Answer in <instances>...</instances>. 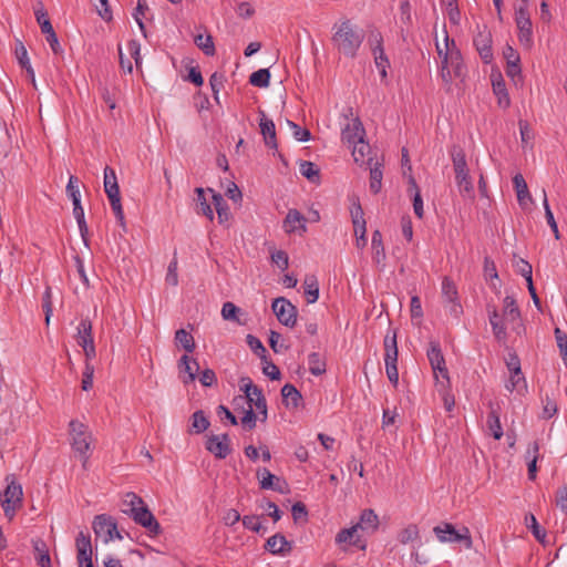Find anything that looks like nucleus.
Returning a JSON list of instances; mask_svg holds the SVG:
<instances>
[{"label": "nucleus", "mask_w": 567, "mask_h": 567, "mask_svg": "<svg viewBox=\"0 0 567 567\" xmlns=\"http://www.w3.org/2000/svg\"><path fill=\"white\" fill-rule=\"evenodd\" d=\"M556 506L565 514L567 515V486H560L556 491Z\"/></svg>", "instance_id": "nucleus-64"}, {"label": "nucleus", "mask_w": 567, "mask_h": 567, "mask_svg": "<svg viewBox=\"0 0 567 567\" xmlns=\"http://www.w3.org/2000/svg\"><path fill=\"white\" fill-rule=\"evenodd\" d=\"M75 547L79 567H93L92 544L90 535L80 532L75 539Z\"/></svg>", "instance_id": "nucleus-17"}, {"label": "nucleus", "mask_w": 567, "mask_h": 567, "mask_svg": "<svg viewBox=\"0 0 567 567\" xmlns=\"http://www.w3.org/2000/svg\"><path fill=\"white\" fill-rule=\"evenodd\" d=\"M79 178L76 176L71 175L69 178V183L66 185V194L72 199L73 206L75 204H81V194L79 188Z\"/></svg>", "instance_id": "nucleus-53"}, {"label": "nucleus", "mask_w": 567, "mask_h": 567, "mask_svg": "<svg viewBox=\"0 0 567 567\" xmlns=\"http://www.w3.org/2000/svg\"><path fill=\"white\" fill-rule=\"evenodd\" d=\"M122 512L132 517L136 524L146 528L151 536H157L162 533L159 523L145 504L138 508H122Z\"/></svg>", "instance_id": "nucleus-6"}, {"label": "nucleus", "mask_w": 567, "mask_h": 567, "mask_svg": "<svg viewBox=\"0 0 567 567\" xmlns=\"http://www.w3.org/2000/svg\"><path fill=\"white\" fill-rule=\"evenodd\" d=\"M208 190L213 194V203L215 206V209L217 212L218 221L219 224H224L229 220L230 218V212L227 203L225 202L221 194L216 193L214 189L208 188Z\"/></svg>", "instance_id": "nucleus-30"}, {"label": "nucleus", "mask_w": 567, "mask_h": 567, "mask_svg": "<svg viewBox=\"0 0 567 567\" xmlns=\"http://www.w3.org/2000/svg\"><path fill=\"white\" fill-rule=\"evenodd\" d=\"M372 54L374 58V63H375L377 68L379 69L380 75L383 80L386 78V74H388L386 70L390 66V61H389L384 50L375 51Z\"/></svg>", "instance_id": "nucleus-56"}, {"label": "nucleus", "mask_w": 567, "mask_h": 567, "mask_svg": "<svg viewBox=\"0 0 567 567\" xmlns=\"http://www.w3.org/2000/svg\"><path fill=\"white\" fill-rule=\"evenodd\" d=\"M539 444L535 441L527 450V456H532L528 462V478L534 481L537 473V460H538Z\"/></svg>", "instance_id": "nucleus-46"}, {"label": "nucleus", "mask_w": 567, "mask_h": 567, "mask_svg": "<svg viewBox=\"0 0 567 567\" xmlns=\"http://www.w3.org/2000/svg\"><path fill=\"white\" fill-rule=\"evenodd\" d=\"M526 388V380L522 372H511V377L508 382L506 383V389L509 392L520 391Z\"/></svg>", "instance_id": "nucleus-55"}, {"label": "nucleus", "mask_w": 567, "mask_h": 567, "mask_svg": "<svg viewBox=\"0 0 567 567\" xmlns=\"http://www.w3.org/2000/svg\"><path fill=\"white\" fill-rule=\"evenodd\" d=\"M467 74V69L464 64L461 50L458 52H452L449 62L445 65H441L440 75L445 85L447 92L451 91V85L454 79H458L464 82Z\"/></svg>", "instance_id": "nucleus-3"}, {"label": "nucleus", "mask_w": 567, "mask_h": 567, "mask_svg": "<svg viewBox=\"0 0 567 567\" xmlns=\"http://www.w3.org/2000/svg\"><path fill=\"white\" fill-rule=\"evenodd\" d=\"M205 447L216 458L224 460L231 453L230 437L227 433L221 435L210 434L207 436Z\"/></svg>", "instance_id": "nucleus-14"}, {"label": "nucleus", "mask_w": 567, "mask_h": 567, "mask_svg": "<svg viewBox=\"0 0 567 567\" xmlns=\"http://www.w3.org/2000/svg\"><path fill=\"white\" fill-rule=\"evenodd\" d=\"M260 117V133L264 136L265 143L270 148H277V140H276V126L272 120L266 117L264 111H259Z\"/></svg>", "instance_id": "nucleus-21"}, {"label": "nucleus", "mask_w": 567, "mask_h": 567, "mask_svg": "<svg viewBox=\"0 0 567 567\" xmlns=\"http://www.w3.org/2000/svg\"><path fill=\"white\" fill-rule=\"evenodd\" d=\"M197 194V205H198V213H202L204 216H206L209 220L214 219V212L210 207V205L207 203L205 198V192L203 188L197 187L195 189Z\"/></svg>", "instance_id": "nucleus-52"}, {"label": "nucleus", "mask_w": 567, "mask_h": 567, "mask_svg": "<svg viewBox=\"0 0 567 567\" xmlns=\"http://www.w3.org/2000/svg\"><path fill=\"white\" fill-rule=\"evenodd\" d=\"M265 548L275 555H285L291 551L292 545L282 534H276L269 537L266 542Z\"/></svg>", "instance_id": "nucleus-22"}, {"label": "nucleus", "mask_w": 567, "mask_h": 567, "mask_svg": "<svg viewBox=\"0 0 567 567\" xmlns=\"http://www.w3.org/2000/svg\"><path fill=\"white\" fill-rule=\"evenodd\" d=\"M104 192L107 195V198L120 195V187L115 171L110 166L104 168Z\"/></svg>", "instance_id": "nucleus-33"}, {"label": "nucleus", "mask_w": 567, "mask_h": 567, "mask_svg": "<svg viewBox=\"0 0 567 567\" xmlns=\"http://www.w3.org/2000/svg\"><path fill=\"white\" fill-rule=\"evenodd\" d=\"M287 124L292 131L293 137L299 142H307L310 140L311 134L308 128H303L292 121H287Z\"/></svg>", "instance_id": "nucleus-63"}, {"label": "nucleus", "mask_w": 567, "mask_h": 567, "mask_svg": "<svg viewBox=\"0 0 567 567\" xmlns=\"http://www.w3.org/2000/svg\"><path fill=\"white\" fill-rule=\"evenodd\" d=\"M257 477L259 478L260 488L272 489L278 493L285 494L288 492V484L285 480L274 475L267 468H259L257 471Z\"/></svg>", "instance_id": "nucleus-18"}, {"label": "nucleus", "mask_w": 567, "mask_h": 567, "mask_svg": "<svg viewBox=\"0 0 567 567\" xmlns=\"http://www.w3.org/2000/svg\"><path fill=\"white\" fill-rule=\"evenodd\" d=\"M174 341L176 347L183 348L187 353H192L196 348L194 337L185 329H178L175 331Z\"/></svg>", "instance_id": "nucleus-37"}, {"label": "nucleus", "mask_w": 567, "mask_h": 567, "mask_svg": "<svg viewBox=\"0 0 567 567\" xmlns=\"http://www.w3.org/2000/svg\"><path fill=\"white\" fill-rule=\"evenodd\" d=\"M210 425L209 420L205 415L204 411H195L190 416V426L188 433L200 434L205 432Z\"/></svg>", "instance_id": "nucleus-34"}, {"label": "nucleus", "mask_w": 567, "mask_h": 567, "mask_svg": "<svg viewBox=\"0 0 567 567\" xmlns=\"http://www.w3.org/2000/svg\"><path fill=\"white\" fill-rule=\"evenodd\" d=\"M446 6L449 20L453 24H458L461 20V12L457 6V0H442Z\"/></svg>", "instance_id": "nucleus-59"}, {"label": "nucleus", "mask_w": 567, "mask_h": 567, "mask_svg": "<svg viewBox=\"0 0 567 567\" xmlns=\"http://www.w3.org/2000/svg\"><path fill=\"white\" fill-rule=\"evenodd\" d=\"M34 559L40 567H52L49 547L41 538L32 539Z\"/></svg>", "instance_id": "nucleus-23"}, {"label": "nucleus", "mask_w": 567, "mask_h": 567, "mask_svg": "<svg viewBox=\"0 0 567 567\" xmlns=\"http://www.w3.org/2000/svg\"><path fill=\"white\" fill-rule=\"evenodd\" d=\"M437 539L442 543H464L466 548H472V537L467 527L456 530L451 523H443L433 528Z\"/></svg>", "instance_id": "nucleus-7"}, {"label": "nucleus", "mask_w": 567, "mask_h": 567, "mask_svg": "<svg viewBox=\"0 0 567 567\" xmlns=\"http://www.w3.org/2000/svg\"><path fill=\"white\" fill-rule=\"evenodd\" d=\"M444 43L440 44L439 42H436L435 45L437 55L441 59V65H445L449 62L452 52L454 53L460 51L454 39H451L446 31H444Z\"/></svg>", "instance_id": "nucleus-27"}, {"label": "nucleus", "mask_w": 567, "mask_h": 567, "mask_svg": "<svg viewBox=\"0 0 567 567\" xmlns=\"http://www.w3.org/2000/svg\"><path fill=\"white\" fill-rule=\"evenodd\" d=\"M427 359L434 372L436 380L439 379V374L446 382V385L450 384L449 371L445 364V359L442 353L441 346L437 341H430L429 348L426 351ZM441 385L445 388L444 382H441Z\"/></svg>", "instance_id": "nucleus-10"}, {"label": "nucleus", "mask_w": 567, "mask_h": 567, "mask_svg": "<svg viewBox=\"0 0 567 567\" xmlns=\"http://www.w3.org/2000/svg\"><path fill=\"white\" fill-rule=\"evenodd\" d=\"M73 215H74V218L76 219L81 237H82L85 246H89V238H87L89 228H87V225H86V221L84 218V209L81 204H75L73 206Z\"/></svg>", "instance_id": "nucleus-40"}, {"label": "nucleus", "mask_w": 567, "mask_h": 567, "mask_svg": "<svg viewBox=\"0 0 567 567\" xmlns=\"http://www.w3.org/2000/svg\"><path fill=\"white\" fill-rule=\"evenodd\" d=\"M241 522L245 528L250 529L255 533L264 534L266 532V528L262 526V524L259 520V517L256 515H245Z\"/></svg>", "instance_id": "nucleus-57"}, {"label": "nucleus", "mask_w": 567, "mask_h": 567, "mask_svg": "<svg viewBox=\"0 0 567 567\" xmlns=\"http://www.w3.org/2000/svg\"><path fill=\"white\" fill-rule=\"evenodd\" d=\"M525 524H526L527 528H529L532 530L534 537L538 542L545 543L546 532H545V529L540 528V526L537 523L536 517L532 513L526 514Z\"/></svg>", "instance_id": "nucleus-48"}, {"label": "nucleus", "mask_w": 567, "mask_h": 567, "mask_svg": "<svg viewBox=\"0 0 567 567\" xmlns=\"http://www.w3.org/2000/svg\"><path fill=\"white\" fill-rule=\"evenodd\" d=\"M355 526L362 530H369L373 533L378 529L379 526L378 515L373 509H364L361 513L360 520L358 524H355Z\"/></svg>", "instance_id": "nucleus-35"}, {"label": "nucleus", "mask_w": 567, "mask_h": 567, "mask_svg": "<svg viewBox=\"0 0 567 567\" xmlns=\"http://www.w3.org/2000/svg\"><path fill=\"white\" fill-rule=\"evenodd\" d=\"M239 385H240V390L243 392H248V391L252 390V392H250V393L257 395V401L255 402V408L258 411L257 415H260V417H258V419L260 420V422L265 423L267 421L268 413H267V401L262 394V390L260 388H258L257 385H255L252 383L251 379L248 377L240 378Z\"/></svg>", "instance_id": "nucleus-15"}, {"label": "nucleus", "mask_w": 567, "mask_h": 567, "mask_svg": "<svg viewBox=\"0 0 567 567\" xmlns=\"http://www.w3.org/2000/svg\"><path fill=\"white\" fill-rule=\"evenodd\" d=\"M195 44L208 56L215 54V45L210 34H197L194 38Z\"/></svg>", "instance_id": "nucleus-45"}, {"label": "nucleus", "mask_w": 567, "mask_h": 567, "mask_svg": "<svg viewBox=\"0 0 567 567\" xmlns=\"http://www.w3.org/2000/svg\"><path fill=\"white\" fill-rule=\"evenodd\" d=\"M76 342L80 347L90 344L94 342L93 336H92V322L85 318L82 319L76 328Z\"/></svg>", "instance_id": "nucleus-32"}, {"label": "nucleus", "mask_w": 567, "mask_h": 567, "mask_svg": "<svg viewBox=\"0 0 567 567\" xmlns=\"http://www.w3.org/2000/svg\"><path fill=\"white\" fill-rule=\"evenodd\" d=\"M69 425L70 434L72 437V447L75 452L83 456V465H85L86 461L89 460L87 452L91 444V433L89 432L86 425L76 420H72Z\"/></svg>", "instance_id": "nucleus-5"}, {"label": "nucleus", "mask_w": 567, "mask_h": 567, "mask_svg": "<svg viewBox=\"0 0 567 567\" xmlns=\"http://www.w3.org/2000/svg\"><path fill=\"white\" fill-rule=\"evenodd\" d=\"M300 173L312 183H317L320 179L319 168L312 162L302 161L300 163Z\"/></svg>", "instance_id": "nucleus-49"}, {"label": "nucleus", "mask_w": 567, "mask_h": 567, "mask_svg": "<svg viewBox=\"0 0 567 567\" xmlns=\"http://www.w3.org/2000/svg\"><path fill=\"white\" fill-rule=\"evenodd\" d=\"M419 537H420V532H419V527L415 524L408 525L405 528H403L398 534V540L403 545H406L413 540H416V539H419Z\"/></svg>", "instance_id": "nucleus-50"}, {"label": "nucleus", "mask_w": 567, "mask_h": 567, "mask_svg": "<svg viewBox=\"0 0 567 567\" xmlns=\"http://www.w3.org/2000/svg\"><path fill=\"white\" fill-rule=\"evenodd\" d=\"M309 371L313 375H321L326 372V361L318 352L308 355Z\"/></svg>", "instance_id": "nucleus-43"}, {"label": "nucleus", "mask_w": 567, "mask_h": 567, "mask_svg": "<svg viewBox=\"0 0 567 567\" xmlns=\"http://www.w3.org/2000/svg\"><path fill=\"white\" fill-rule=\"evenodd\" d=\"M305 296L308 303H315L319 298V282L315 275H307L303 280Z\"/></svg>", "instance_id": "nucleus-36"}, {"label": "nucleus", "mask_w": 567, "mask_h": 567, "mask_svg": "<svg viewBox=\"0 0 567 567\" xmlns=\"http://www.w3.org/2000/svg\"><path fill=\"white\" fill-rule=\"evenodd\" d=\"M384 363H385V372L389 381L394 385V388L399 384V371H398V343H396V332L393 331V334H386L384 338Z\"/></svg>", "instance_id": "nucleus-4"}, {"label": "nucleus", "mask_w": 567, "mask_h": 567, "mask_svg": "<svg viewBox=\"0 0 567 567\" xmlns=\"http://www.w3.org/2000/svg\"><path fill=\"white\" fill-rule=\"evenodd\" d=\"M178 369L179 372H186L187 379L184 380V383L193 382L196 379V373L199 369V364L195 359H190L187 354H184L178 360Z\"/></svg>", "instance_id": "nucleus-29"}, {"label": "nucleus", "mask_w": 567, "mask_h": 567, "mask_svg": "<svg viewBox=\"0 0 567 567\" xmlns=\"http://www.w3.org/2000/svg\"><path fill=\"white\" fill-rule=\"evenodd\" d=\"M486 311L488 315V320L493 329V333L498 341H505L507 338L506 328L503 323V320L498 313V310L495 305L487 303Z\"/></svg>", "instance_id": "nucleus-20"}, {"label": "nucleus", "mask_w": 567, "mask_h": 567, "mask_svg": "<svg viewBox=\"0 0 567 567\" xmlns=\"http://www.w3.org/2000/svg\"><path fill=\"white\" fill-rule=\"evenodd\" d=\"M504 309L503 315L505 318H507L509 321H516L520 319V311L516 303V300L512 296H506L504 298Z\"/></svg>", "instance_id": "nucleus-41"}, {"label": "nucleus", "mask_w": 567, "mask_h": 567, "mask_svg": "<svg viewBox=\"0 0 567 567\" xmlns=\"http://www.w3.org/2000/svg\"><path fill=\"white\" fill-rule=\"evenodd\" d=\"M409 185H410V190H414V196H413V209H414V214L419 217V218H422L423 215H424V209H423V200H422V197H421V192H420V188L414 179L413 176H410L409 178Z\"/></svg>", "instance_id": "nucleus-44"}, {"label": "nucleus", "mask_w": 567, "mask_h": 567, "mask_svg": "<svg viewBox=\"0 0 567 567\" xmlns=\"http://www.w3.org/2000/svg\"><path fill=\"white\" fill-rule=\"evenodd\" d=\"M247 343L250 347V349L261 359V361H266L267 350L258 338L248 334Z\"/></svg>", "instance_id": "nucleus-60"}, {"label": "nucleus", "mask_w": 567, "mask_h": 567, "mask_svg": "<svg viewBox=\"0 0 567 567\" xmlns=\"http://www.w3.org/2000/svg\"><path fill=\"white\" fill-rule=\"evenodd\" d=\"M93 530L97 537H102L105 543H109L114 537L123 539L122 534L117 530L115 519L106 514L95 516L93 520Z\"/></svg>", "instance_id": "nucleus-12"}, {"label": "nucleus", "mask_w": 567, "mask_h": 567, "mask_svg": "<svg viewBox=\"0 0 567 567\" xmlns=\"http://www.w3.org/2000/svg\"><path fill=\"white\" fill-rule=\"evenodd\" d=\"M306 218L305 216L297 209H289L288 214L284 220V229L286 233L291 234L295 233L298 228L306 230Z\"/></svg>", "instance_id": "nucleus-24"}, {"label": "nucleus", "mask_w": 567, "mask_h": 567, "mask_svg": "<svg viewBox=\"0 0 567 567\" xmlns=\"http://www.w3.org/2000/svg\"><path fill=\"white\" fill-rule=\"evenodd\" d=\"M489 409H491V411L487 415V421H486L487 429L489 430L492 436L495 440H501L504 433H503V427H502L501 420H499L498 410H497V408H495V405L492 402H489Z\"/></svg>", "instance_id": "nucleus-26"}, {"label": "nucleus", "mask_w": 567, "mask_h": 567, "mask_svg": "<svg viewBox=\"0 0 567 567\" xmlns=\"http://www.w3.org/2000/svg\"><path fill=\"white\" fill-rule=\"evenodd\" d=\"M555 338L557 342V347L559 349L561 359L567 367V334L561 331L559 328H556L555 331Z\"/></svg>", "instance_id": "nucleus-58"}, {"label": "nucleus", "mask_w": 567, "mask_h": 567, "mask_svg": "<svg viewBox=\"0 0 567 567\" xmlns=\"http://www.w3.org/2000/svg\"><path fill=\"white\" fill-rule=\"evenodd\" d=\"M450 155L460 194L463 197L474 198V185L470 175L465 152L461 146L453 145L450 150Z\"/></svg>", "instance_id": "nucleus-2"}, {"label": "nucleus", "mask_w": 567, "mask_h": 567, "mask_svg": "<svg viewBox=\"0 0 567 567\" xmlns=\"http://www.w3.org/2000/svg\"><path fill=\"white\" fill-rule=\"evenodd\" d=\"M442 296L445 301L457 300V289L453 280L449 277H444L442 280Z\"/></svg>", "instance_id": "nucleus-54"}, {"label": "nucleus", "mask_w": 567, "mask_h": 567, "mask_svg": "<svg viewBox=\"0 0 567 567\" xmlns=\"http://www.w3.org/2000/svg\"><path fill=\"white\" fill-rule=\"evenodd\" d=\"M371 246L373 250V259L377 264L385 259V251L382 243V235L380 230H374L372 234Z\"/></svg>", "instance_id": "nucleus-42"}, {"label": "nucleus", "mask_w": 567, "mask_h": 567, "mask_svg": "<svg viewBox=\"0 0 567 567\" xmlns=\"http://www.w3.org/2000/svg\"><path fill=\"white\" fill-rule=\"evenodd\" d=\"M22 486L14 480L8 483L3 497L1 498V506L4 511V515L12 519L17 509L22 505Z\"/></svg>", "instance_id": "nucleus-8"}, {"label": "nucleus", "mask_w": 567, "mask_h": 567, "mask_svg": "<svg viewBox=\"0 0 567 567\" xmlns=\"http://www.w3.org/2000/svg\"><path fill=\"white\" fill-rule=\"evenodd\" d=\"M372 157L368 158V165L370 167V190L373 194H378L381 190L382 187V177L383 173L381 169V164L379 162H375L374 165H372Z\"/></svg>", "instance_id": "nucleus-31"}, {"label": "nucleus", "mask_w": 567, "mask_h": 567, "mask_svg": "<svg viewBox=\"0 0 567 567\" xmlns=\"http://www.w3.org/2000/svg\"><path fill=\"white\" fill-rule=\"evenodd\" d=\"M271 308L281 324L289 328L296 326L298 310L288 299L285 297L276 298L272 301Z\"/></svg>", "instance_id": "nucleus-11"}, {"label": "nucleus", "mask_w": 567, "mask_h": 567, "mask_svg": "<svg viewBox=\"0 0 567 567\" xmlns=\"http://www.w3.org/2000/svg\"><path fill=\"white\" fill-rule=\"evenodd\" d=\"M514 20L518 30V41L527 50L533 47V23L529 10L515 8Z\"/></svg>", "instance_id": "nucleus-9"}, {"label": "nucleus", "mask_w": 567, "mask_h": 567, "mask_svg": "<svg viewBox=\"0 0 567 567\" xmlns=\"http://www.w3.org/2000/svg\"><path fill=\"white\" fill-rule=\"evenodd\" d=\"M350 213L354 227V235L357 237V247L363 248L367 245V228L364 213L359 200L353 203Z\"/></svg>", "instance_id": "nucleus-16"}, {"label": "nucleus", "mask_w": 567, "mask_h": 567, "mask_svg": "<svg viewBox=\"0 0 567 567\" xmlns=\"http://www.w3.org/2000/svg\"><path fill=\"white\" fill-rule=\"evenodd\" d=\"M513 184L516 190L517 200L520 206H524L526 204V200H532L527 183L525 182L522 174H516L513 177Z\"/></svg>", "instance_id": "nucleus-38"}, {"label": "nucleus", "mask_w": 567, "mask_h": 567, "mask_svg": "<svg viewBox=\"0 0 567 567\" xmlns=\"http://www.w3.org/2000/svg\"><path fill=\"white\" fill-rule=\"evenodd\" d=\"M331 42L334 49L347 58H355L364 40V31L350 19L336 22L332 27Z\"/></svg>", "instance_id": "nucleus-1"}, {"label": "nucleus", "mask_w": 567, "mask_h": 567, "mask_svg": "<svg viewBox=\"0 0 567 567\" xmlns=\"http://www.w3.org/2000/svg\"><path fill=\"white\" fill-rule=\"evenodd\" d=\"M358 526L353 525L350 528L341 529L337 536H336V543L337 544H357V533H358Z\"/></svg>", "instance_id": "nucleus-51"}, {"label": "nucleus", "mask_w": 567, "mask_h": 567, "mask_svg": "<svg viewBox=\"0 0 567 567\" xmlns=\"http://www.w3.org/2000/svg\"><path fill=\"white\" fill-rule=\"evenodd\" d=\"M493 92L497 96L498 106L507 109L511 105V99L502 75L492 81Z\"/></svg>", "instance_id": "nucleus-28"}, {"label": "nucleus", "mask_w": 567, "mask_h": 567, "mask_svg": "<svg viewBox=\"0 0 567 567\" xmlns=\"http://www.w3.org/2000/svg\"><path fill=\"white\" fill-rule=\"evenodd\" d=\"M270 82V72L268 69H259L249 76V83L257 87H267Z\"/></svg>", "instance_id": "nucleus-47"}, {"label": "nucleus", "mask_w": 567, "mask_h": 567, "mask_svg": "<svg viewBox=\"0 0 567 567\" xmlns=\"http://www.w3.org/2000/svg\"><path fill=\"white\" fill-rule=\"evenodd\" d=\"M365 130L363 127L362 122L360 118L353 117L351 120V123H348L341 132L342 141L348 143L349 145L358 142L359 140L364 138Z\"/></svg>", "instance_id": "nucleus-19"}, {"label": "nucleus", "mask_w": 567, "mask_h": 567, "mask_svg": "<svg viewBox=\"0 0 567 567\" xmlns=\"http://www.w3.org/2000/svg\"><path fill=\"white\" fill-rule=\"evenodd\" d=\"M281 396H282V403L288 409H290V408L297 409L302 401L301 393L298 391V389L295 385H292L290 383H287L282 386Z\"/></svg>", "instance_id": "nucleus-25"}, {"label": "nucleus", "mask_w": 567, "mask_h": 567, "mask_svg": "<svg viewBox=\"0 0 567 567\" xmlns=\"http://www.w3.org/2000/svg\"><path fill=\"white\" fill-rule=\"evenodd\" d=\"M474 47L478 52L482 61L486 64L493 61L492 33L486 25H477V32L473 39Z\"/></svg>", "instance_id": "nucleus-13"}, {"label": "nucleus", "mask_w": 567, "mask_h": 567, "mask_svg": "<svg viewBox=\"0 0 567 567\" xmlns=\"http://www.w3.org/2000/svg\"><path fill=\"white\" fill-rule=\"evenodd\" d=\"M352 146V156L355 163L364 164L368 163V158L371 157V147L364 141V138L359 140L358 142L351 144Z\"/></svg>", "instance_id": "nucleus-39"}, {"label": "nucleus", "mask_w": 567, "mask_h": 567, "mask_svg": "<svg viewBox=\"0 0 567 567\" xmlns=\"http://www.w3.org/2000/svg\"><path fill=\"white\" fill-rule=\"evenodd\" d=\"M35 17L37 21L40 24L42 33L47 34L51 31H54L49 18L47 11L41 6L40 9L35 10Z\"/></svg>", "instance_id": "nucleus-61"}, {"label": "nucleus", "mask_w": 567, "mask_h": 567, "mask_svg": "<svg viewBox=\"0 0 567 567\" xmlns=\"http://www.w3.org/2000/svg\"><path fill=\"white\" fill-rule=\"evenodd\" d=\"M94 367L91 362H85L82 375L81 388L83 391H89L93 386Z\"/></svg>", "instance_id": "nucleus-62"}]
</instances>
